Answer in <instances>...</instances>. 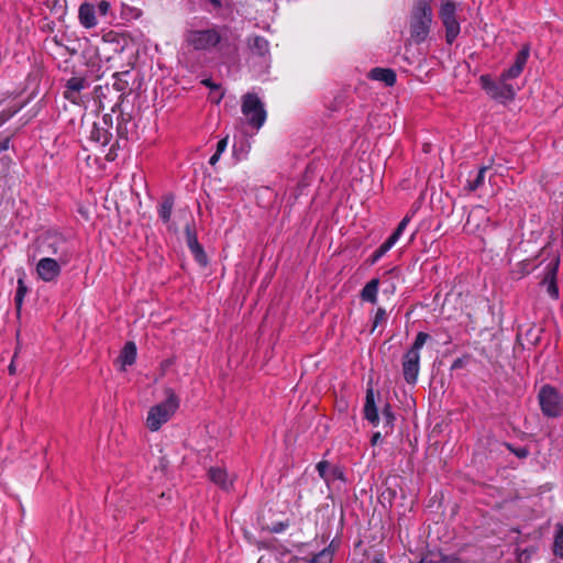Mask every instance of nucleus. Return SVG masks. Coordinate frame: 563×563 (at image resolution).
<instances>
[{
  "label": "nucleus",
  "mask_w": 563,
  "mask_h": 563,
  "mask_svg": "<svg viewBox=\"0 0 563 563\" xmlns=\"http://www.w3.org/2000/svg\"><path fill=\"white\" fill-rule=\"evenodd\" d=\"M223 29L216 24L200 27L197 23H188L184 33L185 44L199 54L207 55L217 51L223 40Z\"/></svg>",
  "instance_id": "nucleus-1"
},
{
  "label": "nucleus",
  "mask_w": 563,
  "mask_h": 563,
  "mask_svg": "<svg viewBox=\"0 0 563 563\" xmlns=\"http://www.w3.org/2000/svg\"><path fill=\"white\" fill-rule=\"evenodd\" d=\"M35 253L38 256L54 257L62 263H69L74 256V246L62 233L49 231L36 239Z\"/></svg>",
  "instance_id": "nucleus-2"
},
{
  "label": "nucleus",
  "mask_w": 563,
  "mask_h": 563,
  "mask_svg": "<svg viewBox=\"0 0 563 563\" xmlns=\"http://www.w3.org/2000/svg\"><path fill=\"white\" fill-rule=\"evenodd\" d=\"M121 112L117 131L120 139L137 142L140 140L139 122L141 120V104H134L126 96L121 102Z\"/></svg>",
  "instance_id": "nucleus-3"
},
{
  "label": "nucleus",
  "mask_w": 563,
  "mask_h": 563,
  "mask_svg": "<svg viewBox=\"0 0 563 563\" xmlns=\"http://www.w3.org/2000/svg\"><path fill=\"white\" fill-rule=\"evenodd\" d=\"M178 408L179 398L172 389H167L165 399L148 409L146 417L147 428L153 432L158 431L175 416Z\"/></svg>",
  "instance_id": "nucleus-4"
},
{
  "label": "nucleus",
  "mask_w": 563,
  "mask_h": 563,
  "mask_svg": "<svg viewBox=\"0 0 563 563\" xmlns=\"http://www.w3.org/2000/svg\"><path fill=\"white\" fill-rule=\"evenodd\" d=\"M433 19L431 0H418L412 9L410 36L417 44L424 42L430 33Z\"/></svg>",
  "instance_id": "nucleus-5"
},
{
  "label": "nucleus",
  "mask_w": 563,
  "mask_h": 563,
  "mask_svg": "<svg viewBox=\"0 0 563 563\" xmlns=\"http://www.w3.org/2000/svg\"><path fill=\"white\" fill-rule=\"evenodd\" d=\"M430 339L426 332H418L411 346L405 352L401 360L404 379L409 385H415L420 372V351Z\"/></svg>",
  "instance_id": "nucleus-6"
},
{
  "label": "nucleus",
  "mask_w": 563,
  "mask_h": 563,
  "mask_svg": "<svg viewBox=\"0 0 563 563\" xmlns=\"http://www.w3.org/2000/svg\"><path fill=\"white\" fill-rule=\"evenodd\" d=\"M333 550L331 545L323 549L313 558H298L290 552L266 551L257 563H332Z\"/></svg>",
  "instance_id": "nucleus-7"
},
{
  "label": "nucleus",
  "mask_w": 563,
  "mask_h": 563,
  "mask_svg": "<svg viewBox=\"0 0 563 563\" xmlns=\"http://www.w3.org/2000/svg\"><path fill=\"white\" fill-rule=\"evenodd\" d=\"M241 111L247 124L256 131L264 125L267 118L264 102L254 92H247L242 97Z\"/></svg>",
  "instance_id": "nucleus-8"
},
{
  "label": "nucleus",
  "mask_w": 563,
  "mask_h": 563,
  "mask_svg": "<svg viewBox=\"0 0 563 563\" xmlns=\"http://www.w3.org/2000/svg\"><path fill=\"white\" fill-rule=\"evenodd\" d=\"M459 4L452 0H442L439 8V18L445 30V42L451 45L457 38L461 32L460 21L457 20Z\"/></svg>",
  "instance_id": "nucleus-9"
},
{
  "label": "nucleus",
  "mask_w": 563,
  "mask_h": 563,
  "mask_svg": "<svg viewBox=\"0 0 563 563\" xmlns=\"http://www.w3.org/2000/svg\"><path fill=\"white\" fill-rule=\"evenodd\" d=\"M541 412L548 418H559L563 413V396L551 385H543L538 393Z\"/></svg>",
  "instance_id": "nucleus-10"
},
{
  "label": "nucleus",
  "mask_w": 563,
  "mask_h": 563,
  "mask_svg": "<svg viewBox=\"0 0 563 563\" xmlns=\"http://www.w3.org/2000/svg\"><path fill=\"white\" fill-rule=\"evenodd\" d=\"M479 81L482 88L497 101L505 103L516 96L517 88L501 76L498 81H494L488 75H482Z\"/></svg>",
  "instance_id": "nucleus-11"
},
{
  "label": "nucleus",
  "mask_w": 563,
  "mask_h": 563,
  "mask_svg": "<svg viewBox=\"0 0 563 563\" xmlns=\"http://www.w3.org/2000/svg\"><path fill=\"white\" fill-rule=\"evenodd\" d=\"M67 264L68 263H62L59 260L54 257L40 256L35 272L41 280L45 283H54L59 277L62 267Z\"/></svg>",
  "instance_id": "nucleus-12"
},
{
  "label": "nucleus",
  "mask_w": 563,
  "mask_h": 563,
  "mask_svg": "<svg viewBox=\"0 0 563 563\" xmlns=\"http://www.w3.org/2000/svg\"><path fill=\"white\" fill-rule=\"evenodd\" d=\"M208 478L220 489L230 492L233 488L235 476L220 466H212L208 471Z\"/></svg>",
  "instance_id": "nucleus-13"
},
{
  "label": "nucleus",
  "mask_w": 563,
  "mask_h": 563,
  "mask_svg": "<svg viewBox=\"0 0 563 563\" xmlns=\"http://www.w3.org/2000/svg\"><path fill=\"white\" fill-rule=\"evenodd\" d=\"M529 57V48L523 47L516 56L515 63L501 74L503 79L509 81L517 78L523 70Z\"/></svg>",
  "instance_id": "nucleus-14"
},
{
  "label": "nucleus",
  "mask_w": 563,
  "mask_h": 563,
  "mask_svg": "<svg viewBox=\"0 0 563 563\" xmlns=\"http://www.w3.org/2000/svg\"><path fill=\"white\" fill-rule=\"evenodd\" d=\"M78 19L85 29L95 27L98 24L95 5L89 2L81 3L78 9Z\"/></svg>",
  "instance_id": "nucleus-15"
},
{
  "label": "nucleus",
  "mask_w": 563,
  "mask_h": 563,
  "mask_svg": "<svg viewBox=\"0 0 563 563\" xmlns=\"http://www.w3.org/2000/svg\"><path fill=\"white\" fill-rule=\"evenodd\" d=\"M185 233H186L187 245H188L189 250L191 251V253L194 254L197 262H199L200 264H206L207 256H206V253H205L202 246L198 242L196 232L189 225H187L185 229Z\"/></svg>",
  "instance_id": "nucleus-16"
},
{
  "label": "nucleus",
  "mask_w": 563,
  "mask_h": 563,
  "mask_svg": "<svg viewBox=\"0 0 563 563\" xmlns=\"http://www.w3.org/2000/svg\"><path fill=\"white\" fill-rule=\"evenodd\" d=\"M87 87V80L81 77H71L66 82L64 97L73 103L78 102V93Z\"/></svg>",
  "instance_id": "nucleus-17"
},
{
  "label": "nucleus",
  "mask_w": 563,
  "mask_h": 563,
  "mask_svg": "<svg viewBox=\"0 0 563 563\" xmlns=\"http://www.w3.org/2000/svg\"><path fill=\"white\" fill-rule=\"evenodd\" d=\"M111 137H112V133L109 131L108 128H106L104 120L102 123L95 122L92 124L91 130H90V135H89V139L92 142H95L101 146H106L109 144Z\"/></svg>",
  "instance_id": "nucleus-18"
},
{
  "label": "nucleus",
  "mask_w": 563,
  "mask_h": 563,
  "mask_svg": "<svg viewBox=\"0 0 563 563\" xmlns=\"http://www.w3.org/2000/svg\"><path fill=\"white\" fill-rule=\"evenodd\" d=\"M316 467L319 476L327 484H330L335 479H343V472L339 467L331 466L328 461H320Z\"/></svg>",
  "instance_id": "nucleus-19"
},
{
  "label": "nucleus",
  "mask_w": 563,
  "mask_h": 563,
  "mask_svg": "<svg viewBox=\"0 0 563 563\" xmlns=\"http://www.w3.org/2000/svg\"><path fill=\"white\" fill-rule=\"evenodd\" d=\"M364 416L373 424L377 426L379 422L378 410L375 402V394L372 388H368L365 397Z\"/></svg>",
  "instance_id": "nucleus-20"
},
{
  "label": "nucleus",
  "mask_w": 563,
  "mask_h": 563,
  "mask_svg": "<svg viewBox=\"0 0 563 563\" xmlns=\"http://www.w3.org/2000/svg\"><path fill=\"white\" fill-rule=\"evenodd\" d=\"M136 355H137V349H136L135 343L132 341L126 342L118 357L120 368L122 371H124L126 368V366L132 365L136 360Z\"/></svg>",
  "instance_id": "nucleus-21"
},
{
  "label": "nucleus",
  "mask_w": 563,
  "mask_h": 563,
  "mask_svg": "<svg viewBox=\"0 0 563 563\" xmlns=\"http://www.w3.org/2000/svg\"><path fill=\"white\" fill-rule=\"evenodd\" d=\"M368 77L373 80L382 81L390 87L396 82V74L393 69L376 67L369 71Z\"/></svg>",
  "instance_id": "nucleus-22"
},
{
  "label": "nucleus",
  "mask_w": 563,
  "mask_h": 563,
  "mask_svg": "<svg viewBox=\"0 0 563 563\" xmlns=\"http://www.w3.org/2000/svg\"><path fill=\"white\" fill-rule=\"evenodd\" d=\"M379 280L377 278H373L369 280L361 291V298L363 301H367L371 303H376L377 294H378Z\"/></svg>",
  "instance_id": "nucleus-23"
},
{
  "label": "nucleus",
  "mask_w": 563,
  "mask_h": 563,
  "mask_svg": "<svg viewBox=\"0 0 563 563\" xmlns=\"http://www.w3.org/2000/svg\"><path fill=\"white\" fill-rule=\"evenodd\" d=\"M252 53L266 58L269 55V43L262 36H254L250 43Z\"/></svg>",
  "instance_id": "nucleus-24"
},
{
  "label": "nucleus",
  "mask_w": 563,
  "mask_h": 563,
  "mask_svg": "<svg viewBox=\"0 0 563 563\" xmlns=\"http://www.w3.org/2000/svg\"><path fill=\"white\" fill-rule=\"evenodd\" d=\"M420 563H460L455 558L444 555L441 552H429Z\"/></svg>",
  "instance_id": "nucleus-25"
},
{
  "label": "nucleus",
  "mask_w": 563,
  "mask_h": 563,
  "mask_svg": "<svg viewBox=\"0 0 563 563\" xmlns=\"http://www.w3.org/2000/svg\"><path fill=\"white\" fill-rule=\"evenodd\" d=\"M553 553H554V555L563 559V525L562 523H558L555 526Z\"/></svg>",
  "instance_id": "nucleus-26"
},
{
  "label": "nucleus",
  "mask_w": 563,
  "mask_h": 563,
  "mask_svg": "<svg viewBox=\"0 0 563 563\" xmlns=\"http://www.w3.org/2000/svg\"><path fill=\"white\" fill-rule=\"evenodd\" d=\"M486 170H487L486 166L481 167L478 169V172L476 173L475 177L473 179L467 180V184H466L467 190L475 191L484 184Z\"/></svg>",
  "instance_id": "nucleus-27"
},
{
  "label": "nucleus",
  "mask_w": 563,
  "mask_h": 563,
  "mask_svg": "<svg viewBox=\"0 0 563 563\" xmlns=\"http://www.w3.org/2000/svg\"><path fill=\"white\" fill-rule=\"evenodd\" d=\"M173 206H174V200L172 197H166L159 205L158 214L164 222L169 221L170 216H172Z\"/></svg>",
  "instance_id": "nucleus-28"
},
{
  "label": "nucleus",
  "mask_w": 563,
  "mask_h": 563,
  "mask_svg": "<svg viewBox=\"0 0 563 563\" xmlns=\"http://www.w3.org/2000/svg\"><path fill=\"white\" fill-rule=\"evenodd\" d=\"M26 292H27V287H26L24 280L22 278H19L16 292H15V297H14V302H15V307H16L18 311H20L22 308L23 300H24Z\"/></svg>",
  "instance_id": "nucleus-29"
},
{
  "label": "nucleus",
  "mask_w": 563,
  "mask_h": 563,
  "mask_svg": "<svg viewBox=\"0 0 563 563\" xmlns=\"http://www.w3.org/2000/svg\"><path fill=\"white\" fill-rule=\"evenodd\" d=\"M251 144L249 141L242 140L240 143L234 142L233 144V155L238 159H243L246 157L247 153L250 152Z\"/></svg>",
  "instance_id": "nucleus-30"
},
{
  "label": "nucleus",
  "mask_w": 563,
  "mask_h": 563,
  "mask_svg": "<svg viewBox=\"0 0 563 563\" xmlns=\"http://www.w3.org/2000/svg\"><path fill=\"white\" fill-rule=\"evenodd\" d=\"M559 263H560V260H559V257H556L554 261L553 269L551 272V282L548 286V292L553 299H558V297H559V289L555 284V275H556V269H558Z\"/></svg>",
  "instance_id": "nucleus-31"
},
{
  "label": "nucleus",
  "mask_w": 563,
  "mask_h": 563,
  "mask_svg": "<svg viewBox=\"0 0 563 563\" xmlns=\"http://www.w3.org/2000/svg\"><path fill=\"white\" fill-rule=\"evenodd\" d=\"M395 244L393 241L387 239L373 254H372V263H376L379 261Z\"/></svg>",
  "instance_id": "nucleus-32"
},
{
  "label": "nucleus",
  "mask_w": 563,
  "mask_h": 563,
  "mask_svg": "<svg viewBox=\"0 0 563 563\" xmlns=\"http://www.w3.org/2000/svg\"><path fill=\"white\" fill-rule=\"evenodd\" d=\"M411 218L410 216H406L398 224L395 232L388 238L390 241H393L394 244H396L400 236L402 235L404 231L406 230L408 223L410 222Z\"/></svg>",
  "instance_id": "nucleus-33"
},
{
  "label": "nucleus",
  "mask_w": 563,
  "mask_h": 563,
  "mask_svg": "<svg viewBox=\"0 0 563 563\" xmlns=\"http://www.w3.org/2000/svg\"><path fill=\"white\" fill-rule=\"evenodd\" d=\"M411 218L410 216H406L398 224L395 232L388 238L390 241H393L394 244H396L400 236L402 235L404 231L406 230L408 223L410 222Z\"/></svg>",
  "instance_id": "nucleus-34"
},
{
  "label": "nucleus",
  "mask_w": 563,
  "mask_h": 563,
  "mask_svg": "<svg viewBox=\"0 0 563 563\" xmlns=\"http://www.w3.org/2000/svg\"><path fill=\"white\" fill-rule=\"evenodd\" d=\"M382 415H383V418L386 420V423L388 426H393L395 417H394V413H393L391 408H390L389 405L385 406V408L383 409Z\"/></svg>",
  "instance_id": "nucleus-35"
},
{
  "label": "nucleus",
  "mask_w": 563,
  "mask_h": 563,
  "mask_svg": "<svg viewBox=\"0 0 563 563\" xmlns=\"http://www.w3.org/2000/svg\"><path fill=\"white\" fill-rule=\"evenodd\" d=\"M110 8H111V5H110V3L108 1L101 0L97 4L96 12L98 11V13L100 15H107L109 13V11H110Z\"/></svg>",
  "instance_id": "nucleus-36"
},
{
  "label": "nucleus",
  "mask_w": 563,
  "mask_h": 563,
  "mask_svg": "<svg viewBox=\"0 0 563 563\" xmlns=\"http://www.w3.org/2000/svg\"><path fill=\"white\" fill-rule=\"evenodd\" d=\"M386 319V312L383 308H378L374 317V328H376L382 321Z\"/></svg>",
  "instance_id": "nucleus-37"
},
{
  "label": "nucleus",
  "mask_w": 563,
  "mask_h": 563,
  "mask_svg": "<svg viewBox=\"0 0 563 563\" xmlns=\"http://www.w3.org/2000/svg\"><path fill=\"white\" fill-rule=\"evenodd\" d=\"M228 143H229V136L227 135L218 142L216 152H218L219 154L222 155L228 147Z\"/></svg>",
  "instance_id": "nucleus-38"
},
{
  "label": "nucleus",
  "mask_w": 563,
  "mask_h": 563,
  "mask_svg": "<svg viewBox=\"0 0 563 563\" xmlns=\"http://www.w3.org/2000/svg\"><path fill=\"white\" fill-rule=\"evenodd\" d=\"M223 96H224V93L220 87H219V90L210 91V99H211V101H213L216 103H219L222 100Z\"/></svg>",
  "instance_id": "nucleus-39"
},
{
  "label": "nucleus",
  "mask_w": 563,
  "mask_h": 563,
  "mask_svg": "<svg viewBox=\"0 0 563 563\" xmlns=\"http://www.w3.org/2000/svg\"><path fill=\"white\" fill-rule=\"evenodd\" d=\"M201 82L211 90H219V86L216 85L211 79H203Z\"/></svg>",
  "instance_id": "nucleus-40"
},
{
  "label": "nucleus",
  "mask_w": 563,
  "mask_h": 563,
  "mask_svg": "<svg viewBox=\"0 0 563 563\" xmlns=\"http://www.w3.org/2000/svg\"><path fill=\"white\" fill-rule=\"evenodd\" d=\"M514 453L518 456V457H527L528 454H529V451L526 449V448H520L518 450H514Z\"/></svg>",
  "instance_id": "nucleus-41"
},
{
  "label": "nucleus",
  "mask_w": 563,
  "mask_h": 563,
  "mask_svg": "<svg viewBox=\"0 0 563 563\" xmlns=\"http://www.w3.org/2000/svg\"><path fill=\"white\" fill-rule=\"evenodd\" d=\"M220 157H221V154H219L218 152H214V154L209 159V164L211 166H214L219 162Z\"/></svg>",
  "instance_id": "nucleus-42"
},
{
  "label": "nucleus",
  "mask_w": 563,
  "mask_h": 563,
  "mask_svg": "<svg viewBox=\"0 0 563 563\" xmlns=\"http://www.w3.org/2000/svg\"><path fill=\"white\" fill-rule=\"evenodd\" d=\"M16 357V354L13 356V358ZM8 371L10 375H14L16 373V366L14 360L11 361L10 365L8 366Z\"/></svg>",
  "instance_id": "nucleus-43"
},
{
  "label": "nucleus",
  "mask_w": 563,
  "mask_h": 563,
  "mask_svg": "<svg viewBox=\"0 0 563 563\" xmlns=\"http://www.w3.org/2000/svg\"><path fill=\"white\" fill-rule=\"evenodd\" d=\"M9 147V139H5L3 142L0 143V153L8 150Z\"/></svg>",
  "instance_id": "nucleus-44"
},
{
  "label": "nucleus",
  "mask_w": 563,
  "mask_h": 563,
  "mask_svg": "<svg viewBox=\"0 0 563 563\" xmlns=\"http://www.w3.org/2000/svg\"><path fill=\"white\" fill-rule=\"evenodd\" d=\"M380 440V433L376 432L372 437V444L375 445Z\"/></svg>",
  "instance_id": "nucleus-45"
},
{
  "label": "nucleus",
  "mask_w": 563,
  "mask_h": 563,
  "mask_svg": "<svg viewBox=\"0 0 563 563\" xmlns=\"http://www.w3.org/2000/svg\"><path fill=\"white\" fill-rule=\"evenodd\" d=\"M371 563H385L383 556L376 555Z\"/></svg>",
  "instance_id": "nucleus-46"
},
{
  "label": "nucleus",
  "mask_w": 563,
  "mask_h": 563,
  "mask_svg": "<svg viewBox=\"0 0 563 563\" xmlns=\"http://www.w3.org/2000/svg\"><path fill=\"white\" fill-rule=\"evenodd\" d=\"M106 158L108 161H113L114 159V154H113L112 150L109 151V153L106 155Z\"/></svg>",
  "instance_id": "nucleus-47"
},
{
  "label": "nucleus",
  "mask_w": 563,
  "mask_h": 563,
  "mask_svg": "<svg viewBox=\"0 0 563 563\" xmlns=\"http://www.w3.org/2000/svg\"><path fill=\"white\" fill-rule=\"evenodd\" d=\"M214 7H221L220 0H209Z\"/></svg>",
  "instance_id": "nucleus-48"
},
{
  "label": "nucleus",
  "mask_w": 563,
  "mask_h": 563,
  "mask_svg": "<svg viewBox=\"0 0 563 563\" xmlns=\"http://www.w3.org/2000/svg\"><path fill=\"white\" fill-rule=\"evenodd\" d=\"M457 366H460V361L454 362V364H453V366H452V367H453V368H456Z\"/></svg>",
  "instance_id": "nucleus-49"
}]
</instances>
